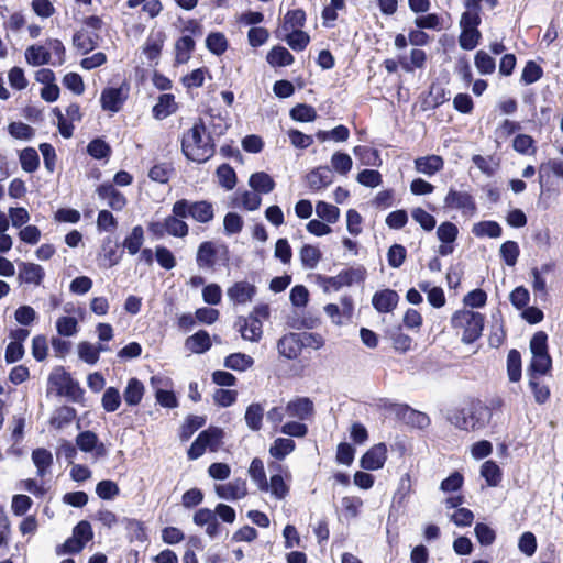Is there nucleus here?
Returning <instances> with one entry per match:
<instances>
[{
  "instance_id": "nucleus-13",
  "label": "nucleus",
  "mask_w": 563,
  "mask_h": 563,
  "mask_svg": "<svg viewBox=\"0 0 563 563\" xmlns=\"http://www.w3.org/2000/svg\"><path fill=\"white\" fill-rule=\"evenodd\" d=\"M399 299V295L396 290L386 288L373 295L372 305L377 312L389 313L396 309Z\"/></svg>"
},
{
  "instance_id": "nucleus-54",
  "label": "nucleus",
  "mask_w": 563,
  "mask_h": 563,
  "mask_svg": "<svg viewBox=\"0 0 563 563\" xmlns=\"http://www.w3.org/2000/svg\"><path fill=\"white\" fill-rule=\"evenodd\" d=\"M481 37L482 34L478 29L461 27L459 43L461 48L472 51L478 45Z\"/></svg>"
},
{
  "instance_id": "nucleus-25",
  "label": "nucleus",
  "mask_w": 563,
  "mask_h": 563,
  "mask_svg": "<svg viewBox=\"0 0 563 563\" xmlns=\"http://www.w3.org/2000/svg\"><path fill=\"white\" fill-rule=\"evenodd\" d=\"M212 343L210 335L206 330H199L192 335L188 336L185 341V346L188 351L202 354L210 350Z\"/></svg>"
},
{
  "instance_id": "nucleus-56",
  "label": "nucleus",
  "mask_w": 563,
  "mask_h": 563,
  "mask_svg": "<svg viewBox=\"0 0 563 563\" xmlns=\"http://www.w3.org/2000/svg\"><path fill=\"white\" fill-rule=\"evenodd\" d=\"M207 48L214 55L220 56L228 49V40L221 32H212L206 38Z\"/></svg>"
},
{
  "instance_id": "nucleus-48",
  "label": "nucleus",
  "mask_w": 563,
  "mask_h": 563,
  "mask_svg": "<svg viewBox=\"0 0 563 563\" xmlns=\"http://www.w3.org/2000/svg\"><path fill=\"white\" fill-rule=\"evenodd\" d=\"M144 230L142 225H135L131 233L124 239L123 247L128 250L129 254L135 255L143 245Z\"/></svg>"
},
{
  "instance_id": "nucleus-45",
  "label": "nucleus",
  "mask_w": 563,
  "mask_h": 563,
  "mask_svg": "<svg viewBox=\"0 0 563 563\" xmlns=\"http://www.w3.org/2000/svg\"><path fill=\"white\" fill-rule=\"evenodd\" d=\"M254 360L244 353H232L224 358V366L233 369L243 372L252 367Z\"/></svg>"
},
{
  "instance_id": "nucleus-60",
  "label": "nucleus",
  "mask_w": 563,
  "mask_h": 563,
  "mask_svg": "<svg viewBox=\"0 0 563 563\" xmlns=\"http://www.w3.org/2000/svg\"><path fill=\"white\" fill-rule=\"evenodd\" d=\"M125 529L131 533V541L145 542L147 540L144 522L134 518H124Z\"/></svg>"
},
{
  "instance_id": "nucleus-33",
  "label": "nucleus",
  "mask_w": 563,
  "mask_h": 563,
  "mask_svg": "<svg viewBox=\"0 0 563 563\" xmlns=\"http://www.w3.org/2000/svg\"><path fill=\"white\" fill-rule=\"evenodd\" d=\"M198 435L202 438L203 443L210 452H217L222 444L224 432L219 427L210 426L206 430H202Z\"/></svg>"
},
{
  "instance_id": "nucleus-63",
  "label": "nucleus",
  "mask_w": 563,
  "mask_h": 563,
  "mask_svg": "<svg viewBox=\"0 0 563 563\" xmlns=\"http://www.w3.org/2000/svg\"><path fill=\"white\" fill-rule=\"evenodd\" d=\"M286 42L296 52L303 51L310 43V36L302 30H291L286 36Z\"/></svg>"
},
{
  "instance_id": "nucleus-64",
  "label": "nucleus",
  "mask_w": 563,
  "mask_h": 563,
  "mask_svg": "<svg viewBox=\"0 0 563 563\" xmlns=\"http://www.w3.org/2000/svg\"><path fill=\"white\" fill-rule=\"evenodd\" d=\"M474 63L482 75L493 74L496 69L495 59L483 49L475 54Z\"/></svg>"
},
{
  "instance_id": "nucleus-22",
  "label": "nucleus",
  "mask_w": 563,
  "mask_h": 563,
  "mask_svg": "<svg viewBox=\"0 0 563 563\" xmlns=\"http://www.w3.org/2000/svg\"><path fill=\"white\" fill-rule=\"evenodd\" d=\"M217 253L218 250L213 242L205 241L200 243L196 256L197 265L200 268H213L217 263Z\"/></svg>"
},
{
  "instance_id": "nucleus-34",
  "label": "nucleus",
  "mask_w": 563,
  "mask_h": 563,
  "mask_svg": "<svg viewBox=\"0 0 563 563\" xmlns=\"http://www.w3.org/2000/svg\"><path fill=\"white\" fill-rule=\"evenodd\" d=\"M207 422V418L205 416H196V415H189L185 422L181 424L179 429V438L181 441L189 440L192 434L202 428Z\"/></svg>"
},
{
  "instance_id": "nucleus-29",
  "label": "nucleus",
  "mask_w": 563,
  "mask_h": 563,
  "mask_svg": "<svg viewBox=\"0 0 563 563\" xmlns=\"http://www.w3.org/2000/svg\"><path fill=\"white\" fill-rule=\"evenodd\" d=\"M266 60L273 67H285L291 65L295 57L286 47L276 45L267 53Z\"/></svg>"
},
{
  "instance_id": "nucleus-17",
  "label": "nucleus",
  "mask_w": 563,
  "mask_h": 563,
  "mask_svg": "<svg viewBox=\"0 0 563 563\" xmlns=\"http://www.w3.org/2000/svg\"><path fill=\"white\" fill-rule=\"evenodd\" d=\"M216 493L223 499H241L247 494L246 481L243 478H235L227 484L217 485Z\"/></svg>"
},
{
  "instance_id": "nucleus-37",
  "label": "nucleus",
  "mask_w": 563,
  "mask_h": 563,
  "mask_svg": "<svg viewBox=\"0 0 563 563\" xmlns=\"http://www.w3.org/2000/svg\"><path fill=\"white\" fill-rule=\"evenodd\" d=\"M552 369V357L549 353L532 355L528 374L547 375Z\"/></svg>"
},
{
  "instance_id": "nucleus-3",
  "label": "nucleus",
  "mask_w": 563,
  "mask_h": 563,
  "mask_svg": "<svg viewBox=\"0 0 563 563\" xmlns=\"http://www.w3.org/2000/svg\"><path fill=\"white\" fill-rule=\"evenodd\" d=\"M485 317L481 312L472 310H457L452 316V325L462 328V342L472 344L476 342L484 330Z\"/></svg>"
},
{
  "instance_id": "nucleus-31",
  "label": "nucleus",
  "mask_w": 563,
  "mask_h": 563,
  "mask_svg": "<svg viewBox=\"0 0 563 563\" xmlns=\"http://www.w3.org/2000/svg\"><path fill=\"white\" fill-rule=\"evenodd\" d=\"M353 153L362 165L376 167L382 165L380 154L377 148L367 145H356L353 148Z\"/></svg>"
},
{
  "instance_id": "nucleus-30",
  "label": "nucleus",
  "mask_w": 563,
  "mask_h": 563,
  "mask_svg": "<svg viewBox=\"0 0 563 563\" xmlns=\"http://www.w3.org/2000/svg\"><path fill=\"white\" fill-rule=\"evenodd\" d=\"M250 187L257 194H269L274 190L276 183L265 172H256L249 179Z\"/></svg>"
},
{
  "instance_id": "nucleus-21",
  "label": "nucleus",
  "mask_w": 563,
  "mask_h": 563,
  "mask_svg": "<svg viewBox=\"0 0 563 563\" xmlns=\"http://www.w3.org/2000/svg\"><path fill=\"white\" fill-rule=\"evenodd\" d=\"M44 277L45 272L38 264L22 262L19 265V279L22 283L41 285Z\"/></svg>"
},
{
  "instance_id": "nucleus-41",
  "label": "nucleus",
  "mask_w": 563,
  "mask_h": 563,
  "mask_svg": "<svg viewBox=\"0 0 563 563\" xmlns=\"http://www.w3.org/2000/svg\"><path fill=\"white\" fill-rule=\"evenodd\" d=\"M264 417V408L258 402H253L250 406H247L245 411V422L246 426L252 431H260L262 429V421Z\"/></svg>"
},
{
  "instance_id": "nucleus-1",
  "label": "nucleus",
  "mask_w": 563,
  "mask_h": 563,
  "mask_svg": "<svg viewBox=\"0 0 563 563\" xmlns=\"http://www.w3.org/2000/svg\"><path fill=\"white\" fill-rule=\"evenodd\" d=\"M216 148V140L211 133L207 132L201 118H198L194 125L181 134L180 150L188 161L203 164L214 156Z\"/></svg>"
},
{
  "instance_id": "nucleus-47",
  "label": "nucleus",
  "mask_w": 563,
  "mask_h": 563,
  "mask_svg": "<svg viewBox=\"0 0 563 563\" xmlns=\"http://www.w3.org/2000/svg\"><path fill=\"white\" fill-rule=\"evenodd\" d=\"M472 232L478 238H499L503 233V229L498 222L485 220L474 224Z\"/></svg>"
},
{
  "instance_id": "nucleus-27",
  "label": "nucleus",
  "mask_w": 563,
  "mask_h": 563,
  "mask_svg": "<svg viewBox=\"0 0 563 563\" xmlns=\"http://www.w3.org/2000/svg\"><path fill=\"white\" fill-rule=\"evenodd\" d=\"M145 393L143 383L136 377L128 380V385L123 391V398L128 406L134 407L140 405Z\"/></svg>"
},
{
  "instance_id": "nucleus-38",
  "label": "nucleus",
  "mask_w": 563,
  "mask_h": 563,
  "mask_svg": "<svg viewBox=\"0 0 563 563\" xmlns=\"http://www.w3.org/2000/svg\"><path fill=\"white\" fill-rule=\"evenodd\" d=\"M216 175H217L219 185L222 188H224L225 190H232L236 186V183H238L236 173L231 165H229L227 163L219 165L216 170Z\"/></svg>"
},
{
  "instance_id": "nucleus-5",
  "label": "nucleus",
  "mask_w": 563,
  "mask_h": 563,
  "mask_svg": "<svg viewBox=\"0 0 563 563\" xmlns=\"http://www.w3.org/2000/svg\"><path fill=\"white\" fill-rule=\"evenodd\" d=\"M48 383L55 387L58 395L66 396L73 401H79L84 398V389L63 366L54 368L48 376Z\"/></svg>"
},
{
  "instance_id": "nucleus-50",
  "label": "nucleus",
  "mask_w": 563,
  "mask_h": 563,
  "mask_svg": "<svg viewBox=\"0 0 563 563\" xmlns=\"http://www.w3.org/2000/svg\"><path fill=\"white\" fill-rule=\"evenodd\" d=\"M507 374L509 380L517 383L521 379V354L518 350L512 349L507 356Z\"/></svg>"
},
{
  "instance_id": "nucleus-58",
  "label": "nucleus",
  "mask_w": 563,
  "mask_h": 563,
  "mask_svg": "<svg viewBox=\"0 0 563 563\" xmlns=\"http://www.w3.org/2000/svg\"><path fill=\"white\" fill-rule=\"evenodd\" d=\"M481 475L489 486H497L501 481L500 467L492 460L483 463L481 467Z\"/></svg>"
},
{
  "instance_id": "nucleus-9",
  "label": "nucleus",
  "mask_w": 563,
  "mask_h": 563,
  "mask_svg": "<svg viewBox=\"0 0 563 563\" xmlns=\"http://www.w3.org/2000/svg\"><path fill=\"white\" fill-rule=\"evenodd\" d=\"M387 445L384 442L374 444L361 457V467L367 471L383 468L387 460Z\"/></svg>"
},
{
  "instance_id": "nucleus-11",
  "label": "nucleus",
  "mask_w": 563,
  "mask_h": 563,
  "mask_svg": "<svg viewBox=\"0 0 563 563\" xmlns=\"http://www.w3.org/2000/svg\"><path fill=\"white\" fill-rule=\"evenodd\" d=\"M333 173L329 166H318L306 175L308 188L313 191H320L333 183Z\"/></svg>"
},
{
  "instance_id": "nucleus-28",
  "label": "nucleus",
  "mask_w": 563,
  "mask_h": 563,
  "mask_svg": "<svg viewBox=\"0 0 563 563\" xmlns=\"http://www.w3.org/2000/svg\"><path fill=\"white\" fill-rule=\"evenodd\" d=\"M196 43L189 35L180 36L175 43V63L186 64L194 52Z\"/></svg>"
},
{
  "instance_id": "nucleus-26",
  "label": "nucleus",
  "mask_w": 563,
  "mask_h": 563,
  "mask_svg": "<svg viewBox=\"0 0 563 563\" xmlns=\"http://www.w3.org/2000/svg\"><path fill=\"white\" fill-rule=\"evenodd\" d=\"M99 35L85 30L76 31L73 35V45L82 54H88L98 46Z\"/></svg>"
},
{
  "instance_id": "nucleus-12",
  "label": "nucleus",
  "mask_w": 563,
  "mask_h": 563,
  "mask_svg": "<svg viewBox=\"0 0 563 563\" xmlns=\"http://www.w3.org/2000/svg\"><path fill=\"white\" fill-rule=\"evenodd\" d=\"M256 292V286L246 280L235 282L227 289V296L234 305H245L252 301Z\"/></svg>"
},
{
  "instance_id": "nucleus-62",
  "label": "nucleus",
  "mask_w": 563,
  "mask_h": 563,
  "mask_svg": "<svg viewBox=\"0 0 563 563\" xmlns=\"http://www.w3.org/2000/svg\"><path fill=\"white\" fill-rule=\"evenodd\" d=\"M102 408L107 412H114L121 405V395L115 387H108L101 399Z\"/></svg>"
},
{
  "instance_id": "nucleus-51",
  "label": "nucleus",
  "mask_w": 563,
  "mask_h": 563,
  "mask_svg": "<svg viewBox=\"0 0 563 563\" xmlns=\"http://www.w3.org/2000/svg\"><path fill=\"white\" fill-rule=\"evenodd\" d=\"M21 168L26 173H34L40 167V156L34 147H26L19 155Z\"/></svg>"
},
{
  "instance_id": "nucleus-40",
  "label": "nucleus",
  "mask_w": 563,
  "mask_h": 563,
  "mask_svg": "<svg viewBox=\"0 0 563 563\" xmlns=\"http://www.w3.org/2000/svg\"><path fill=\"white\" fill-rule=\"evenodd\" d=\"M426 62L427 54L424 51L419 48H413L410 52V59H408L406 56L399 57V65L407 73L413 71L415 68H422L426 65Z\"/></svg>"
},
{
  "instance_id": "nucleus-2",
  "label": "nucleus",
  "mask_w": 563,
  "mask_h": 563,
  "mask_svg": "<svg viewBox=\"0 0 563 563\" xmlns=\"http://www.w3.org/2000/svg\"><path fill=\"white\" fill-rule=\"evenodd\" d=\"M490 416L489 408L482 400L471 399L464 407L452 411L450 421L460 430L475 432L486 427Z\"/></svg>"
},
{
  "instance_id": "nucleus-57",
  "label": "nucleus",
  "mask_w": 563,
  "mask_h": 563,
  "mask_svg": "<svg viewBox=\"0 0 563 563\" xmlns=\"http://www.w3.org/2000/svg\"><path fill=\"white\" fill-rule=\"evenodd\" d=\"M536 141L531 135L518 134L512 141L514 150L521 155H533L537 152Z\"/></svg>"
},
{
  "instance_id": "nucleus-35",
  "label": "nucleus",
  "mask_w": 563,
  "mask_h": 563,
  "mask_svg": "<svg viewBox=\"0 0 563 563\" xmlns=\"http://www.w3.org/2000/svg\"><path fill=\"white\" fill-rule=\"evenodd\" d=\"M32 461L37 470V475L43 477L53 464V455L45 448H37L32 452Z\"/></svg>"
},
{
  "instance_id": "nucleus-20",
  "label": "nucleus",
  "mask_w": 563,
  "mask_h": 563,
  "mask_svg": "<svg viewBox=\"0 0 563 563\" xmlns=\"http://www.w3.org/2000/svg\"><path fill=\"white\" fill-rule=\"evenodd\" d=\"M178 110V103L173 93H163L157 103L152 108V114L156 120H164Z\"/></svg>"
},
{
  "instance_id": "nucleus-6",
  "label": "nucleus",
  "mask_w": 563,
  "mask_h": 563,
  "mask_svg": "<svg viewBox=\"0 0 563 563\" xmlns=\"http://www.w3.org/2000/svg\"><path fill=\"white\" fill-rule=\"evenodd\" d=\"M366 268L363 265L342 269L336 276L322 277L324 289L338 291L342 287L362 284L366 279Z\"/></svg>"
},
{
  "instance_id": "nucleus-52",
  "label": "nucleus",
  "mask_w": 563,
  "mask_h": 563,
  "mask_svg": "<svg viewBox=\"0 0 563 563\" xmlns=\"http://www.w3.org/2000/svg\"><path fill=\"white\" fill-rule=\"evenodd\" d=\"M25 58L30 65L41 66L49 63L51 53L44 46L32 45L26 48Z\"/></svg>"
},
{
  "instance_id": "nucleus-23",
  "label": "nucleus",
  "mask_w": 563,
  "mask_h": 563,
  "mask_svg": "<svg viewBox=\"0 0 563 563\" xmlns=\"http://www.w3.org/2000/svg\"><path fill=\"white\" fill-rule=\"evenodd\" d=\"M444 161L439 155H428L415 159V168L417 172L428 176H432L443 169Z\"/></svg>"
},
{
  "instance_id": "nucleus-46",
  "label": "nucleus",
  "mask_w": 563,
  "mask_h": 563,
  "mask_svg": "<svg viewBox=\"0 0 563 563\" xmlns=\"http://www.w3.org/2000/svg\"><path fill=\"white\" fill-rule=\"evenodd\" d=\"M307 15L303 9L288 10L284 16L283 29L285 31L300 30L305 26Z\"/></svg>"
},
{
  "instance_id": "nucleus-44",
  "label": "nucleus",
  "mask_w": 563,
  "mask_h": 563,
  "mask_svg": "<svg viewBox=\"0 0 563 563\" xmlns=\"http://www.w3.org/2000/svg\"><path fill=\"white\" fill-rule=\"evenodd\" d=\"M87 153L95 159H108L112 150L111 146L101 137L91 140L87 145Z\"/></svg>"
},
{
  "instance_id": "nucleus-61",
  "label": "nucleus",
  "mask_w": 563,
  "mask_h": 563,
  "mask_svg": "<svg viewBox=\"0 0 563 563\" xmlns=\"http://www.w3.org/2000/svg\"><path fill=\"white\" fill-rule=\"evenodd\" d=\"M101 349H96V345L88 341H82L78 344V355L80 360L89 365H95L100 357Z\"/></svg>"
},
{
  "instance_id": "nucleus-8",
  "label": "nucleus",
  "mask_w": 563,
  "mask_h": 563,
  "mask_svg": "<svg viewBox=\"0 0 563 563\" xmlns=\"http://www.w3.org/2000/svg\"><path fill=\"white\" fill-rule=\"evenodd\" d=\"M53 114L57 118V128L60 135L64 139H70L74 135V122H80L82 120V112L80 106L76 102L70 103L66 108V115L62 113L58 107L53 109Z\"/></svg>"
},
{
  "instance_id": "nucleus-24",
  "label": "nucleus",
  "mask_w": 563,
  "mask_h": 563,
  "mask_svg": "<svg viewBox=\"0 0 563 563\" xmlns=\"http://www.w3.org/2000/svg\"><path fill=\"white\" fill-rule=\"evenodd\" d=\"M446 89L440 82H431L427 98L423 100L424 110H434L449 101Z\"/></svg>"
},
{
  "instance_id": "nucleus-19",
  "label": "nucleus",
  "mask_w": 563,
  "mask_h": 563,
  "mask_svg": "<svg viewBox=\"0 0 563 563\" xmlns=\"http://www.w3.org/2000/svg\"><path fill=\"white\" fill-rule=\"evenodd\" d=\"M313 402L308 397H297L290 400L286 406V412L290 417L298 418L300 420L308 419L313 413Z\"/></svg>"
},
{
  "instance_id": "nucleus-15",
  "label": "nucleus",
  "mask_w": 563,
  "mask_h": 563,
  "mask_svg": "<svg viewBox=\"0 0 563 563\" xmlns=\"http://www.w3.org/2000/svg\"><path fill=\"white\" fill-rule=\"evenodd\" d=\"M165 41L166 33L164 31H151L142 46V53L150 62L157 60L164 48Z\"/></svg>"
},
{
  "instance_id": "nucleus-55",
  "label": "nucleus",
  "mask_w": 563,
  "mask_h": 563,
  "mask_svg": "<svg viewBox=\"0 0 563 563\" xmlns=\"http://www.w3.org/2000/svg\"><path fill=\"white\" fill-rule=\"evenodd\" d=\"M529 387L533 393L536 402L542 405L545 404L551 396L549 386L539 382V375H529Z\"/></svg>"
},
{
  "instance_id": "nucleus-7",
  "label": "nucleus",
  "mask_w": 563,
  "mask_h": 563,
  "mask_svg": "<svg viewBox=\"0 0 563 563\" xmlns=\"http://www.w3.org/2000/svg\"><path fill=\"white\" fill-rule=\"evenodd\" d=\"M444 208L460 210L463 216L472 217L477 211L474 197L467 191L450 188L444 197Z\"/></svg>"
},
{
  "instance_id": "nucleus-49",
  "label": "nucleus",
  "mask_w": 563,
  "mask_h": 563,
  "mask_svg": "<svg viewBox=\"0 0 563 563\" xmlns=\"http://www.w3.org/2000/svg\"><path fill=\"white\" fill-rule=\"evenodd\" d=\"M296 448L294 440L288 438H277L269 448V454L277 459L283 460L290 454Z\"/></svg>"
},
{
  "instance_id": "nucleus-14",
  "label": "nucleus",
  "mask_w": 563,
  "mask_h": 563,
  "mask_svg": "<svg viewBox=\"0 0 563 563\" xmlns=\"http://www.w3.org/2000/svg\"><path fill=\"white\" fill-rule=\"evenodd\" d=\"M128 96L123 92L122 87H107L100 96L101 108L113 113L119 112Z\"/></svg>"
},
{
  "instance_id": "nucleus-39",
  "label": "nucleus",
  "mask_w": 563,
  "mask_h": 563,
  "mask_svg": "<svg viewBox=\"0 0 563 563\" xmlns=\"http://www.w3.org/2000/svg\"><path fill=\"white\" fill-rule=\"evenodd\" d=\"M300 261L303 267L312 269L322 258V252L316 245L303 244L299 252Z\"/></svg>"
},
{
  "instance_id": "nucleus-10",
  "label": "nucleus",
  "mask_w": 563,
  "mask_h": 563,
  "mask_svg": "<svg viewBox=\"0 0 563 563\" xmlns=\"http://www.w3.org/2000/svg\"><path fill=\"white\" fill-rule=\"evenodd\" d=\"M96 192L100 199L107 200L108 206L114 211L123 210L128 203L126 197L110 181L98 185Z\"/></svg>"
},
{
  "instance_id": "nucleus-16",
  "label": "nucleus",
  "mask_w": 563,
  "mask_h": 563,
  "mask_svg": "<svg viewBox=\"0 0 563 563\" xmlns=\"http://www.w3.org/2000/svg\"><path fill=\"white\" fill-rule=\"evenodd\" d=\"M301 335L299 333H288L283 335L277 343L278 353L287 360H295L301 354Z\"/></svg>"
},
{
  "instance_id": "nucleus-18",
  "label": "nucleus",
  "mask_w": 563,
  "mask_h": 563,
  "mask_svg": "<svg viewBox=\"0 0 563 563\" xmlns=\"http://www.w3.org/2000/svg\"><path fill=\"white\" fill-rule=\"evenodd\" d=\"M262 327V320L256 316H249L240 320V331L244 340L258 342L263 334Z\"/></svg>"
},
{
  "instance_id": "nucleus-43",
  "label": "nucleus",
  "mask_w": 563,
  "mask_h": 563,
  "mask_svg": "<svg viewBox=\"0 0 563 563\" xmlns=\"http://www.w3.org/2000/svg\"><path fill=\"white\" fill-rule=\"evenodd\" d=\"M174 172L172 163H158L150 168L148 178L155 183L167 184Z\"/></svg>"
},
{
  "instance_id": "nucleus-42",
  "label": "nucleus",
  "mask_w": 563,
  "mask_h": 563,
  "mask_svg": "<svg viewBox=\"0 0 563 563\" xmlns=\"http://www.w3.org/2000/svg\"><path fill=\"white\" fill-rule=\"evenodd\" d=\"M251 478L257 484L263 492L268 490V482L264 468V463L260 457H254L249 467Z\"/></svg>"
},
{
  "instance_id": "nucleus-36",
  "label": "nucleus",
  "mask_w": 563,
  "mask_h": 563,
  "mask_svg": "<svg viewBox=\"0 0 563 563\" xmlns=\"http://www.w3.org/2000/svg\"><path fill=\"white\" fill-rule=\"evenodd\" d=\"M185 218L180 216H176L172 212V214L165 218L167 229V234L175 238H185L189 233V225L185 222Z\"/></svg>"
},
{
  "instance_id": "nucleus-4",
  "label": "nucleus",
  "mask_w": 563,
  "mask_h": 563,
  "mask_svg": "<svg viewBox=\"0 0 563 563\" xmlns=\"http://www.w3.org/2000/svg\"><path fill=\"white\" fill-rule=\"evenodd\" d=\"M172 212L181 218H191L198 223H209L216 216L214 207L211 201H191L185 198L175 201Z\"/></svg>"
},
{
  "instance_id": "nucleus-59",
  "label": "nucleus",
  "mask_w": 563,
  "mask_h": 563,
  "mask_svg": "<svg viewBox=\"0 0 563 563\" xmlns=\"http://www.w3.org/2000/svg\"><path fill=\"white\" fill-rule=\"evenodd\" d=\"M317 216L327 223H335L340 217V209L325 201H318L316 205Z\"/></svg>"
},
{
  "instance_id": "nucleus-53",
  "label": "nucleus",
  "mask_w": 563,
  "mask_h": 563,
  "mask_svg": "<svg viewBox=\"0 0 563 563\" xmlns=\"http://www.w3.org/2000/svg\"><path fill=\"white\" fill-rule=\"evenodd\" d=\"M290 118L297 122H312L317 119L316 109L307 103H298L291 108L289 112Z\"/></svg>"
},
{
  "instance_id": "nucleus-32",
  "label": "nucleus",
  "mask_w": 563,
  "mask_h": 563,
  "mask_svg": "<svg viewBox=\"0 0 563 563\" xmlns=\"http://www.w3.org/2000/svg\"><path fill=\"white\" fill-rule=\"evenodd\" d=\"M555 175L563 178V161L549 159L548 162L541 163L539 166V184L543 188L551 177Z\"/></svg>"
}]
</instances>
